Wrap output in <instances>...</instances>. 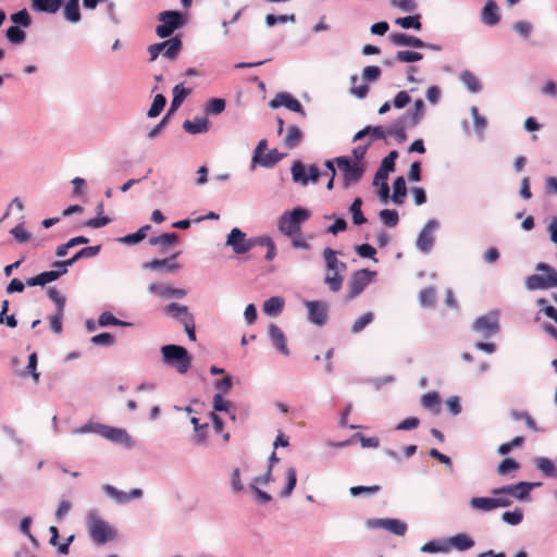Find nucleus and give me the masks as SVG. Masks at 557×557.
Segmentation results:
<instances>
[{
	"label": "nucleus",
	"instance_id": "14",
	"mask_svg": "<svg viewBox=\"0 0 557 557\" xmlns=\"http://www.w3.org/2000/svg\"><path fill=\"white\" fill-rule=\"evenodd\" d=\"M474 330L482 333L484 336H491L498 331V320L495 314H486L480 317L474 322Z\"/></svg>",
	"mask_w": 557,
	"mask_h": 557
},
{
	"label": "nucleus",
	"instance_id": "60",
	"mask_svg": "<svg viewBox=\"0 0 557 557\" xmlns=\"http://www.w3.org/2000/svg\"><path fill=\"white\" fill-rule=\"evenodd\" d=\"M12 22L23 26L28 27L32 24V17L26 9H23L11 15Z\"/></svg>",
	"mask_w": 557,
	"mask_h": 557
},
{
	"label": "nucleus",
	"instance_id": "51",
	"mask_svg": "<svg viewBox=\"0 0 557 557\" xmlns=\"http://www.w3.org/2000/svg\"><path fill=\"white\" fill-rule=\"evenodd\" d=\"M440 403H441L440 396L435 392L426 393L421 398V404L424 408L430 409V410L434 409L436 412L438 411L437 407H438Z\"/></svg>",
	"mask_w": 557,
	"mask_h": 557
},
{
	"label": "nucleus",
	"instance_id": "33",
	"mask_svg": "<svg viewBox=\"0 0 557 557\" xmlns=\"http://www.w3.org/2000/svg\"><path fill=\"white\" fill-rule=\"evenodd\" d=\"M190 90L186 89L182 84L175 85L173 88V99L169 114L181 107L185 98L189 95Z\"/></svg>",
	"mask_w": 557,
	"mask_h": 557
},
{
	"label": "nucleus",
	"instance_id": "37",
	"mask_svg": "<svg viewBox=\"0 0 557 557\" xmlns=\"http://www.w3.org/2000/svg\"><path fill=\"white\" fill-rule=\"evenodd\" d=\"M461 82L467 86L469 91L479 92L481 90V84L479 78L470 71H465L460 75Z\"/></svg>",
	"mask_w": 557,
	"mask_h": 557
},
{
	"label": "nucleus",
	"instance_id": "48",
	"mask_svg": "<svg viewBox=\"0 0 557 557\" xmlns=\"http://www.w3.org/2000/svg\"><path fill=\"white\" fill-rule=\"evenodd\" d=\"M286 479H287V483H286V486L285 488L281 492V496L282 497H288L295 486H296V483H297V473H296V470L294 468H288L286 470Z\"/></svg>",
	"mask_w": 557,
	"mask_h": 557
},
{
	"label": "nucleus",
	"instance_id": "59",
	"mask_svg": "<svg viewBox=\"0 0 557 557\" xmlns=\"http://www.w3.org/2000/svg\"><path fill=\"white\" fill-rule=\"evenodd\" d=\"M519 463L511 459V458H506L504 459L497 467V472L498 474L500 475H505L511 471H516L519 469Z\"/></svg>",
	"mask_w": 557,
	"mask_h": 557
},
{
	"label": "nucleus",
	"instance_id": "29",
	"mask_svg": "<svg viewBox=\"0 0 557 557\" xmlns=\"http://www.w3.org/2000/svg\"><path fill=\"white\" fill-rule=\"evenodd\" d=\"M183 128L189 134H199L206 133L209 129V125L206 119H195L194 121H185Z\"/></svg>",
	"mask_w": 557,
	"mask_h": 557
},
{
	"label": "nucleus",
	"instance_id": "1",
	"mask_svg": "<svg viewBox=\"0 0 557 557\" xmlns=\"http://www.w3.org/2000/svg\"><path fill=\"white\" fill-rule=\"evenodd\" d=\"M535 270L542 272V274H533L527 277L525 286L529 290L557 287V271L553 267L540 262Z\"/></svg>",
	"mask_w": 557,
	"mask_h": 557
},
{
	"label": "nucleus",
	"instance_id": "53",
	"mask_svg": "<svg viewBox=\"0 0 557 557\" xmlns=\"http://www.w3.org/2000/svg\"><path fill=\"white\" fill-rule=\"evenodd\" d=\"M98 324L100 326H108V325H122V326H126V325H129V323L116 319L109 311H104V312H102L100 314V317L98 319Z\"/></svg>",
	"mask_w": 557,
	"mask_h": 557
},
{
	"label": "nucleus",
	"instance_id": "5",
	"mask_svg": "<svg viewBox=\"0 0 557 557\" xmlns=\"http://www.w3.org/2000/svg\"><path fill=\"white\" fill-rule=\"evenodd\" d=\"M375 275L376 272L369 269H361L354 272L348 281V292L344 297L345 301H350L358 297L372 282Z\"/></svg>",
	"mask_w": 557,
	"mask_h": 557
},
{
	"label": "nucleus",
	"instance_id": "2",
	"mask_svg": "<svg viewBox=\"0 0 557 557\" xmlns=\"http://www.w3.org/2000/svg\"><path fill=\"white\" fill-rule=\"evenodd\" d=\"M87 528L91 540L98 545L113 541L116 536V532L96 512L88 515Z\"/></svg>",
	"mask_w": 557,
	"mask_h": 557
},
{
	"label": "nucleus",
	"instance_id": "30",
	"mask_svg": "<svg viewBox=\"0 0 557 557\" xmlns=\"http://www.w3.org/2000/svg\"><path fill=\"white\" fill-rule=\"evenodd\" d=\"M302 139V132L296 125H290L284 138V144L287 148L293 149L297 147Z\"/></svg>",
	"mask_w": 557,
	"mask_h": 557
},
{
	"label": "nucleus",
	"instance_id": "44",
	"mask_svg": "<svg viewBox=\"0 0 557 557\" xmlns=\"http://www.w3.org/2000/svg\"><path fill=\"white\" fill-rule=\"evenodd\" d=\"M536 466L540 471L546 476H557V470L553 461L546 457L537 458Z\"/></svg>",
	"mask_w": 557,
	"mask_h": 557
},
{
	"label": "nucleus",
	"instance_id": "11",
	"mask_svg": "<svg viewBox=\"0 0 557 557\" xmlns=\"http://www.w3.org/2000/svg\"><path fill=\"white\" fill-rule=\"evenodd\" d=\"M270 107L272 109H277L280 107H285L294 112L300 113L301 115H306L302 104L294 98L288 92H280L277 94L271 101Z\"/></svg>",
	"mask_w": 557,
	"mask_h": 557
},
{
	"label": "nucleus",
	"instance_id": "12",
	"mask_svg": "<svg viewBox=\"0 0 557 557\" xmlns=\"http://www.w3.org/2000/svg\"><path fill=\"white\" fill-rule=\"evenodd\" d=\"M308 318L310 322L317 325L325 324L327 320V305L320 300L306 301Z\"/></svg>",
	"mask_w": 557,
	"mask_h": 557
},
{
	"label": "nucleus",
	"instance_id": "41",
	"mask_svg": "<svg viewBox=\"0 0 557 557\" xmlns=\"http://www.w3.org/2000/svg\"><path fill=\"white\" fill-rule=\"evenodd\" d=\"M424 102L422 99H417L413 104V111L408 115L410 126L417 125L424 116Z\"/></svg>",
	"mask_w": 557,
	"mask_h": 557
},
{
	"label": "nucleus",
	"instance_id": "62",
	"mask_svg": "<svg viewBox=\"0 0 557 557\" xmlns=\"http://www.w3.org/2000/svg\"><path fill=\"white\" fill-rule=\"evenodd\" d=\"M398 157V152L396 150H392L383 160L379 169L386 172H394L395 170V160Z\"/></svg>",
	"mask_w": 557,
	"mask_h": 557
},
{
	"label": "nucleus",
	"instance_id": "54",
	"mask_svg": "<svg viewBox=\"0 0 557 557\" xmlns=\"http://www.w3.org/2000/svg\"><path fill=\"white\" fill-rule=\"evenodd\" d=\"M165 103H166L165 97L161 94L157 95L153 99V102H152L150 109L148 110V116L149 117L158 116L162 112Z\"/></svg>",
	"mask_w": 557,
	"mask_h": 557
},
{
	"label": "nucleus",
	"instance_id": "18",
	"mask_svg": "<svg viewBox=\"0 0 557 557\" xmlns=\"http://www.w3.org/2000/svg\"><path fill=\"white\" fill-rule=\"evenodd\" d=\"M178 256V253H174L169 259H153L149 262L144 263V269L148 270H164L166 272H175L177 271L181 265L175 262V258Z\"/></svg>",
	"mask_w": 557,
	"mask_h": 557
},
{
	"label": "nucleus",
	"instance_id": "7",
	"mask_svg": "<svg viewBox=\"0 0 557 557\" xmlns=\"http://www.w3.org/2000/svg\"><path fill=\"white\" fill-rule=\"evenodd\" d=\"M160 24L156 28V34L160 38L170 37L176 29L184 25V15L178 11H163L159 13Z\"/></svg>",
	"mask_w": 557,
	"mask_h": 557
},
{
	"label": "nucleus",
	"instance_id": "47",
	"mask_svg": "<svg viewBox=\"0 0 557 557\" xmlns=\"http://www.w3.org/2000/svg\"><path fill=\"white\" fill-rule=\"evenodd\" d=\"M380 220L388 227H394L398 224L399 216L396 210L383 209L379 213Z\"/></svg>",
	"mask_w": 557,
	"mask_h": 557
},
{
	"label": "nucleus",
	"instance_id": "39",
	"mask_svg": "<svg viewBox=\"0 0 557 557\" xmlns=\"http://www.w3.org/2000/svg\"><path fill=\"white\" fill-rule=\"evenodd\" d=\"M361 206H362V199L358 197L352 201V203L349 207V212L352 215V222L356 225H361L367 222V219L364 218V215L361 211Z\"/></svg>",
	"mask_w": 557,
	"mask_h": 557
},
{
	"label": "nucleus",
	"instance_id": "35",
	"mask_svg": "<svg viewBox=\"0 0 557 557\" xmlns=\"http://www.w3.org/2000/svg\"><path fill=\"white\" fill-rule=\"evenodd\" d=\"M151 228L149 224L141 226L137 232L121 237L119 242L126 245H134L146 238L147 232Z\"/></svg>",
	"mask_w": 557,
	"mask_h": 557
},
{
	"label": "nucleus",
	"instance_id": "56",
	"mask_svg": "<svg viewBox=\"0 0 557 557\" xmlns=\"http://www.w3.org/2000/svg\"><path fill=\"white\" fill-rule=\"evenodd\" d=\"M49 298L55 304L57 311H64L66 298L57 288L50 287L48 289Z\"/></svg>",
	"mask_w": 557,
	"mask_h": 557
},
{
	"label": "nucleus",
	"instance_id": "64",
	"mask_svg": "<svg viewBox=\"0 0 557 557\" xmlns=\"http://www.w3.org/2000/svg\"><path fill=\"white\" fill-rule=\"evenodd\" d=\"M11 234L18 243H26L32 238V234L27 232L22 224L13 227L11 230Z\"/></svg>",
	"mask_w": 557,
	"mask_h": 557
},
{
	"label": "nucleus",
	"instance_id": "28",
	"mask_svg": "<svg viewBox=\"0 0 557 557\" xmlns=\"http://www.w3.org/2000/svg\"><path fill=\"white\" fill-rule=\"evenodd\" d=\"M59 278V274L54 273L53 270L41 272L36 276L29 277L26 281L27 286H44L50 282L57 281Z\"/></svg>",
	"mask_w": 557,
	"mask_h": 557
},
{
	"label": "nucleus",
	"instance_id": "63",
	"mask_svg": "<svg viewBox=\"0 0 557 557\" xmlns=\"http://www.w3.org/2000/svg\"><path fill=\"white\" fill-rule=\"evenodd\" d=\"M64 318V311H55V313L49 317L50 327L53 333L60 334L62 332V322Z\"/></svg>",
	"mask_w": 557,
	"mask_h": 557
},
{
	"label": "nucleus",
	"instance_id": "52",
	"mask_svg": "<svg viewBox=\"0 0 557 557\" xmlns=\"http://www.w3.org/2000/svg\"><path fill=\"white\" fill-rule=\"evenodd\" d=\"M395 58L399 62L411 63L420 61L423 58V55L422 53L416 51L400 50L396 52Z\"/></svg>",
	"mask_w": 557,
	"mask_h": 557
},
{
	"label": "nucleus",
	"instance_id": "4",
	"mask_svg": "<svg viewBox=\"0 0 557 557\" xmlns=\"http://www.w3.org/2000/svg\"><path fill=\"white\" fill-rule=\"evenodd\" d=\"M309 212L302 208H295L290 212H285L278 220V230L287 236H293L300 232L301 223L308 220Z\"/></svg>",
	"mask_w": 557,
	"mask_h": 557
},
{
	"label": "nucleus",
	"instance_id": "55",
	"mask_svg": "<svg viewBox=\"0 0 557 557\" xmlns=\"http://www.w3.org/2000/svg\"><path fill=\"white\" fill-rule=\"evenodd\" d=\"M280 160H281V154L277 152L276 149H274V150H271L270 152H268L265 154L263 153L260 157V160L257 161V163H259V164H261L262 166H265V168H271L274 164H276Z\"/></svg>",
	"mask_w": 557,
	"mask_h": 557
},
{
	"label": "nucleus",
	"instance_id": "3",
	"mask_svg": "<svg viewBox=\"0 0 557 557\" xmlns=\"http://www.w3.org/2000/svg\"><path fill=\"white\" fill-rule=\"evenodd\" d=\"M163 361L184 374L191 366V358L186 348L178 345H165L161 348Z\"/></svg>",
	"mask_w": 557,
	"mask_h": 557
},
{
	"label": "nucleus",
	"instance_id": "23",
	"mask_svg": "<svg viewBox=\"0 0 557 557\" xmlns=\"http://www.w3.org/2000/svg\"><path fill=\"white\" fill-rule=\"evenodd\" d=\"M386 135L394 137L397 143L401 144L407 140L406 134V117H401L395 121L391 126L386 129Z\"/></svg>",
	"mask_w": 557,
	"mask_h": 557
},
{
	"label": "nucleus",
	"instance_id": "27",
	"mask_svg": "<svg viewBox=\"0 0 557 557\" xmlns=\"http://www.w3.org/2000/svg\"><path fill=\"white\" fill-rule=\"evenodd\" d=\"M367 135H370L374 140L386 139V132L383 126H367L354 136V140H360Z\"/></svg>",
	"mask_w": 557,
	"mask_h": 557
},
{
	"label": "nucleus",
	"instance_id": "6",
	"mask_svg": "<svg viewBox=\"0 0 557 557\" xmlns=\"http://www.w3.org/2000/svg\"><path fill=\"white\" fill-rule=\"evenodd\" d=\"M182 48L183 42L178 36L172 37L162 42L150 45L148 47V52L150 54L149 60L153 62L160 54L169 60H175L182 51Z\"/></svg>",
	"mask_w": 557,
	"mask_h": 557
},
{
	"label": "nucleus",
	"instance_id": "45",
	"mask_svg": "<svg viewBox=\"0 0 557 557\" xmlns=\"http://www.w3.org/2000/svg\"><path fill=\"white\" fill-rule=\"evenodd\" d=\"M385 530L395 535L404 536L407 532V524L398 519L387 518Z\"/></svg>",
	"mask_w": 557,
	"mask_h": 557
},
{
	"label": "nucleus",
	"instance_id": "20",
	"mask_svg": "<svg viewBox=\"0 0 557 557\" xmlns=\"http://www.w3.org/2000/svg\"><path fill=\"white\" fill-rule=\"evenodd\" d=\"M337 252L332 248H325L323 250V258L325 260V271H339L345 273L347 265L345 262L337 259Z\"/></svg>",
	"mask_w": 557,
	"mask_h": 557
},
{
	"label": "nucleus",
	"instance_id": "10",
	"mask_svg": "<svg viewBox=\"0 0 557 557\" xmlns=\"http://www.w3.org/2000/svg\"><path fill=\"white\" fill-rule=\"evenodd\" d=\"M226 245L231 246L236 253L242 255L249 251L253 243L251 239H246V234L235 227L228 234Z\"/></svg>",
	"mask_w": 557,
	"mask_h": 557
},
{
	"label": "nucleus",
	"instance_id": "26",
	"mask_svg": "<svg viewBox=\"0 0 557 557\" xmlns=\"http://www.w3.org/2000/svg\"><path fill=\"white\" fill-rule=\"evenodd\" d=\"M178 242V235L176 233H164L159 236L151 237L149 244L152 246H160L162 252L165 251L166 247L174 245Z\"/></svg>",
	"mask_w": 557,
	"mask_h": 557
},
{
	"label": "nucleus",
	"instance_id": "24",
	"mask_svg": "<svg viewBox=\"0 0 557 557\" xmlns=\"http://www.w3.org/2000/svg\"><path fill=\"white\" fill-rule=\"evenodd\" d=\"M269 335L276 346V348L285 356L288 355V348L286 346L285 336L281 329L275 324H270L269 326Z\"/></svg>",
	"mask_w": 557,
	"mask_h": 557
},
{
	"label": "nucleus",
	"instance_id": "25",
	"mask_svg": "<svg viewBox=\"0 0 557 557\" xmlns=\"http://www.w3.org/2000/svg\"><path fill=\"white\" fill-rule=\"evenodd\" d=\"M344 282V273L339 271H325L324 284L333 293L341 290Z\"/></svg>",
	"mask_w": 557,
	"mask_h": 557
},
{
	"label": "nucleus",
	"instance_id": "17",
	"mask_svg": "<svg viewBox=\"0 0 557 557\" xmlns=\"http://www.w3.org/2000/svg\"><path fill=\"white\" fill-rule=\"evenodd\" d=\"M151 294L158 295L163 298H183L186 295V290L182 288H174L165 284L153 283L148 287Z\"/></svg>",
	"mask_w": 557,
	"mask_h": 557
},
{
	"label": "nucleus",
	"instance_id": "8",
	"mask_svg": "<svg viewBox=\"0 0 557 557\" xmlns=\"http://www.w3.org/2000/svg\"><path fill=\"white\" fill-rule=\"evenodd\" d=\"M335 162L343 173L345 187L358 183L361 180L364 173V168L362 164L358 162H350L346 157H337L335 158Z\"/></svg>",
	"mask_w": 557,
	"mask_h": 557
},
{
	"label": "nucleus",
	"instance_id": "21",
	"mask_svg": "<svg viewBox=\"0 0 557 557\" xmlns=\"http://www.w3.org/2000/svg\"><path fill=\"white\" fill-rule=\"evenodd\" d=\"M500 20L498 7L494 0H488L482 10V21L486 25H496Z\"/></svg>",
	"mask_w": 557,
	"mask_h": 557
},
{
	"label": "nucleus",
	"instance_id": "57",
	"mask_svg": "<svg viewBox=\"0 0 557 557\" xmlns=\"http://www.w3.org/2000/svg\"><path fill=\"white\" fill-rule=\"evenodd\" d=\"M225 100L221 98L211 99L206 107V112L208 114H220L225 109Z\"/></svg>",
	"mask_w": 557,
	"mask_h": 557
},
{
	"label": "nucleus",
	"instance_id": "34",
	"mask_svg": "<svg viewBox=\"0 0 557 557\" xmlns=\"http://www.w3.org/2000/svg\"><path fill=\"white\" fill-rule=\"evenodd\" d=\"M393 189H394V193H393V196H392V200L396 203V205H401L404 202V199L406 197V194H407V188H406V181L403 176H399L395 180L394 182V185H393Z\"/></svg>",
	"mask_w": 557,
	"mask_h": 557
},
{
	"label": "nucleus",
	"instance_id": "40",
	"mask_svg": "<svg viewBox=\"0 0 557 557\" xmlns=\"http://www.w3.org/2000/svg\"><path fill=\"white\" fill-rule=\"evenodd\" d=\"M470 506L476 510L490 511L495 509L493 497H473L470 500Z\"/></svg>",
	"mask_w": 557,
	"mask_h": 557
},
{
	"label": "nucleus",
	"instance_id": "19",
	"mask_svg": "<svg viewBox=\"0 0 557 557\" xmlns=\"http://www.w3.org/2000/svg\"><path fill=\"white\" fill-rule=\"evenodd\" d=\"M163 312L169 317L177 319L182 324L187 322V320H191L194 318L193 314L189 312L188 307L180 305L177 302H171L166 305L163 308Z\"/></svg>",
	"mask_w": 557,
	"mask_h": 557
},
{
	"label": "nucleus",
	"instance_id": "38",
	"mask_svg": "<svg viewBox=\"0 0 557 557\" xmlns=\"http://www.w3.org/2000/svg\"><path fill=\"white\" fill-rule=\"evenodd\" d=\"M64 16L67 21L76 23L81 20L78 0H69L64 7Z\"/></svg>",
	"mask_w": 557,
	"mask_h": 557
},
{
	"label": "nucleus",
	"instance_id": "16",
	"mask_svg": "<svg viewBox=\"0 0 557 557\" xmlns=\"http://www.w3.org/2000/svg\"><path fill=\"white\" fill-rule=\"evenodd\" d=\"M103 488L107 495L112 497L119 504H126L131 499L140 498L143 496V491L140 488H134L129 493L119 491L117 488L109 484L104 485Z\"/></svg>",
	"mask_w": 557,
	"mask_h": 557
},
{
	"label": "nucleus",
	"instance_id": "58",
	"mask_svg": "<svg viewBox=\"0 0 557 557\" xmlns=\"http://www.w3.org/2000/svg\"><path fill=\"white\" fill-rule=\"evenodd\" d=\"M373 321V314L371 312L363 313L360 318H358L352 326V333L361 332L367 325H369Z\"/></svg>",
	"mask_w": 557,
	"mask_h": 557
},
{
	"label": "nucleus",
	"instance_id": "42",
	"mask_svg": "<svg viewBox=\"0 0 557 557\" xmlns=\"http://www.w3.org/2000/svg\"><path fill=\"white\" fill-rule=\"evenodd\" d=\"M395 23L406 29L413 28L416 30H420L422 27L419 15H409V16H405V17H398L395 21Z\"/></svg>",
	"mask_w": 557,
	"mask_h": 557
},
{
	"label": "nucleus",
	"instance_id": "31",
	"mask_svg": "<svg viewBox=\"0 0 557 557\" xmlns=\"http://www.w3.org/2000/svg\"><path fill=\"white\" fill-rule=\"evenodd\" d=\"M283 307V298L274 296L264 301L263 311L269 315L275 317L282 312Z\"/></svg>",
	"mask_w": 557,
	"mask_h": 557
},
{
	"label": "nucleus",
	"instance_id": "22",
	"mask_svg": "<svg viewBox=\"0 0 557 557\" xmlns=\"http://www.w3.org/2000/svg\"><path fill=\"white\" fill-rule=\"evenodd\" d=\"M447 546L454 547L455 549L459 552H463L467 549H470L474 546V541L471 536H469L466 533H458L451 537L448 539Z\"/></svg>",
	"mask_w": 557,
	"mask_h": 557
},
{
	"label": "nucleus",
	"instance_id": "9",
	"mask_svg": "<svg viewBox=\"0 0 557 557\" xmlns=\"http://www.w3.org/2000/svg\"><path fill=\"white\" fill-rule=\"evenodd\" d=\"M88 431L97 432V433L101 434L103 437H106L112 442H117V443H121L127 438V434L124 430L111 428V426H107V425L88 424V425H85L79 429V432H88Z\"/></svg>",
	"mask_w": 557,
	"mask_h": 557
},
{
	"label": "nucleus",
	"instance_id": "61",
	"mask_svg": "<svg viewBox=\"0 0 557 557\" xmlns=\"http://www.w3.org/2000/svg\"><path fill=\"white\" fill-rule=\"evenodd\" d=\"M502 519L508 524L516 525L522 521L523 512L521 509H516L515 511H506L503 513Z\"/></svg>",
	"mask_w": 557,
	"mask_h": 557
},
{
	"label": "nucleus",
	"instance_id": "32",
	"mask_svg": "<svg viewBox=\"0 0 557 557\" xmlns=\"http://www.w3.org/2000/svg\"><path fill=\"white\" fill-rule=\"evenodd\" d=\"M62 2L63 0H33V7L40 12L55 13Z\"/></svg>",
	"mask_w": 557,
	"mask_h": 557
},
{
	"label": "nucleus",
	"instance_id": "36",
	"mask_svg": "<svg viewBox=\"0 0 557 557\" xmlns=\"http://www.w3.org/2000/svg\"><path fill=\"white\" fill-rule=\"evenodd\" d=\"M293 180L301 185L308 184V169L300 162L296 161L292 165Z\"/></svg>",
	"mask_w": 557,
	"mask_h": 557
},
{
	"label": "nucleus",
	"instance_id": "43",
	"mask_svg": "<svg viewBox=\"0 0 557 557\" xmlns=\"http://www.w3.org/2000/svg\"><path fill=\"white\" fill-rule=\"evenodd\" d=\"M233 405L225 400L220 394L214 395L213 397V409L215 411H225L230 414L232 420H235V414L232 410Z\"/></svg>",
	"mask_w": 557,
	"mask_h": 557
},
{
	"label": "nucleus",
	"instance_id": "50",
	"mask_svg": "<svg viewBox=\"0 0 557 557\" xmlns=\"http://www.w3.org/2000/svg\"><path fill=\"white\" fill-rule=\"evenodd\" d=\"M533 487V484L528 482H519L513 485V497L523 500L527 499L530 495V492Z\"/></svg>",
	"mask_w": 557,
	"mask_h": 557
},
{
	"label": "nucleus",
	"instance_id": "13",
	"mask_svg": "<svg viewBox=\"0 0 557 557\" xmlns=\"http://www.w3.org/2000/svg\"><path fill=\"white\" fill-rule=\"evenodd\" d=\"M437 227V222L434 220L429 221L417 239V247L423 251L429 252L434 244L433 231Z\"/></svg>",
	"mask_w": 557,
	"mask_h": 557
},
{
	"label": "nucleus",
	"instance_id": "15",
	"mask_svg": "<svg viewBox=\"0 0 557 557\" xmlns=\"http://www.w3.org/2000/svg\"><path fill=\"white\" fill-rule=\"evenodd\" d=\"M388 38L394 46L398 47L425 48L428 46L420 38L404 33H393Z\"/></svg>",
	"mask_w": 557,
	"mask_h": 557
},
{
	"label": "nucleus",
	"instance_id": "49",
	"mask_svg": "<svg viewBox=\"0 0 557 557\" xmlns=\"http://www.w3.org/2000/svg\"><path fill=\"white\" fill-rule=\"evenodd\" d=\"M436 290L434 287H426L419 294V300L424 307H432L435 304Z\"/></svg>",
	"mask_w": 557,
	"mask_h": 557
},
{
	"label": "nucleus",
	"instance_id": "46",
	"mask_svg": "<svg viewBox=\"0 0 557 557\" xmlns=\"http://www.w3.org/2000/svg\"><path fill=\"white\" fill-rule=\"evenodd\" d=\"M8 40L13 45H20L24 42L26 34L17 25L11 26L7 29L5 34Z\"/></svg>",
	"mask_w": 557,
	"mask_h": 557
}]
</instances>
